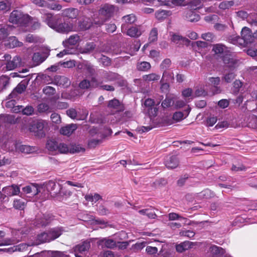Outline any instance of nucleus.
I'll use <instances>...</instances> for the list:
<instances>
[{
	"label": "nucleus",
	"mask_w": 257,
	"mask_h": 257,
	"mask_svg": "<svg viewBox=\"0 0 257 257\" xmlns=\"http://www.w3.org/2000/svg\"><path fill=\"white\" fill-rule=\"evenodd\" d=\"M54 30L59 33L66 34L75 31L73 23L66 22L59 24L57 23Z\"/></svg>",
	"instance_id": "423d86ee"
},
{
	"label": "nucleus",
	"mask_w": 257,
	"mask_h": 257,
	"mask_svg": "<svg viewBox=\"0 0 257 257\" xmlns=\"http://www.w3.org/2000/svg\"><path fill=\"white\" fill-rule=\"evenodd\" d=\"M80 41V36L77 34L71 35L69 38L63 42L65 47H69L70 46L76 45Z\"/></svg>",
	"instance_id": "aec40b11"
},
{
	"label": "nucleus",
	"mask_w": 257,
	"mask_h": 257,
	"mask_svg": "<svg viewBox=\"0 0 257 257\" xmlns=\"http://www.w3.org/2000/svg\"><path fill=\"white\" fill-rule=\"evenodd\" d=\"M27 85V81H22L9 95V98H17L19 94H22L26 90Z\"/></svg>",
	"instance_id": "0eeeda50"
},
{
	"label": "nucleus",
	"mask_w": 257,
	"mask_h": 257,
	"mask_svg": "<svg viewBox=\"0 0 257 257\" xmlns=\"http://www.w3.org/2000/svg\"><path fill=\"white\" fill-rule=\"evenodd\" d=\"M137 67L139 71H146L149 70L151 66L149 62L144 61L138 63Z\"/></svg>",
	"instance_id": "a18cd8bd"
},
{
	"label": "nucleus",
	"mask_w": 257,
	"mask_h": 257,
	"mask_svg": "<svg viewBox=\"0 0 257 257\" xmlns=\"http://www.w3.org/2000/svg\"><path fill=\"white\" fill-rule=\"evenodd\" d=\"M246 126L252 129H257V117L254 115H249L246 121Z\"/></svg>",
	"instance_id": "473e14b6"
},
{
	"label": "nucleus",
	"mask_w": 257,
	"mask_h": 257,
	"mask_svg": "<svg viewBox=\"0 0 257 257\" xmlns=\"http://www.w3.org/2000/svg\"><path fill=\"white\" fill-rule=\"evenodd\" d=\"M94 50L97 52H101L102 51L99 50L96 47V44L93 42H88L83 47L80 49V52L82 54H90Z\"/></svg>",
	"instance_id": "4468645a"
},
{
	"label": "nucleus",
	"mask_w": 257,
	"mask_h": 257,
	"mask_svg": "<svg viewBox=\"0 0 257 257\" xmlns=\"http://www.w3.org/2000/svg\"><path fill=\"white\" fill-rule=\"evenodd\" d=\"M58 144L56 141L54 140H49L46 144V148L50 151H56L58 149Z\"/></svg>",
	"instance_id": "ea45409f"
},
{
	"label": "nucleus",
	"mask_w": 257,
	"mask_h": 257,
	"mask_svg": "<svg viewBox=\"0 0 257 257\" xmlns=\"http://www.w3.org/2000/svg\"><path fill=\"white\" fill-rule=\"evenodd\" d=\"M99 62L104 66H109L111 65L110 59L104 55H102L101 58L100 59Z\"/></svg>",
	"instance_id": "774afa93"
},
{
	"label": "nucleus",
	"mask_w": 257,
	"mask_h": 257,
	"mask_svg": "<svg viewBox=\"0 0 257 257\" xmlns=\"http://www.w3.org/2000/svg\"><path fill=\"white\" fill-rule=\"evenodd\" d=\"M34 108L31 105H27L25 108H23L22 113L24 115H31L34 113Z\"/></svg>",
	"instance_id": "0e129e2a"
},
{
	"label": "nucleus",
	"mask_w": 257,
	"mask_h": 257,
	"mask_svg": "<svg viewBox=\"0 0 257 257\" xmlns=\"http://www.w3.org/2000/svg\"><path fill=\"white\" fill-rule=\"evenodd\" d=\"M70 145H67L64 143H60L58 145L57 150L61 153H69Z\"/></svg>",
	"instance_id": "4d7b16f0"
},
{
	"label": "nucleus",
	"mask_w": 257,
	"mask_h": 257,
	"mask_svg": "<svg viewBox=\"0 0 257 257\" xmlns=\"http://www.w3.org/2000/svg\"><path fill=\"white\" fill-rule=\"evenodd\" d=\"M85 149L84 148L81 146L80 145H76L74 144H70L69 153L71 154L79 153L81 152H84Z\"/></svg>",
	"instance_id": "72a5a7b5"
},
{
	"label": "nucleus",
	"mask_w": 257,
	"mask_h": 257,
	"mask_svg": "<svg viewBox=\"0 0 257 257\" xmlns=\"http://www.w3.org/2000/svg\"><path fill=\"white\" fill-rule=\"evenodd\" d=\"M174 80V74L172 72L164 71L161 79V82H172Z\"/></svg>",
	"instance_id": "37998d69"
},
{
	"label": "nucleus",
	"mask_w": 257,
	"mask_h": 257,
	"mask_svg": "<svg viewBox=\"0 0 257 257\" xmlns=\"http://www.w3.org/2000/svg\"><path fill=\"white\" fill-rule=\"evenodd\" d=\"M189 5L192 9L197 10L203 7V4L202 0H191Z\"/></svg>",
	"instance_id": "4c0bfd02"
},
{
	"label": "nucleus",
	"mask_w": 257,
	"mask_h": 257,
	"mask_svg": "<svg viewBox=\"0 0 257 257\" xmlns=\"http://www.w3.org/2000/svg\"><path fill=\"white\" fill-rule=\"evenodd\" d=\"M5 198L18 195L20 192V187L16 185H12L4 187L2 189Z\"/></svg>",
	"instance_id": "6e6552de"
},
{
	"label": "nucleus",
	"mask_w": 257,
	"mask_h": 257,
	"mask_svg": "<svg viewBox=\"0 0 257 257\" xmlns=\"http://www.w3.org/2000/svg\"><path fill=\"white\" fill-rule=\"evenodd\" d=\"M55 84L58 86H62L67 87L70 84L71 82L68 78L64 76H56L53 80Z\"/></svg>",
	"instance_id": "f3484780"
},
{
	"label": "nucleus",
	"mask_w": 257,
	"mask_h": 257,
	"mask_svg": "<svg viewBox=\"0 0 257 257\" xmlns=\"http://www.w3.org/2000/svg\"><path fill=\"white\" fill-rule=\"evenodd\" d=\"M219 180L222 182H225V183H219V186L223 188H230L232 186L229 183L231 181V178L226 176H221L219 178Z\"/></svg>",
	"instance_id": "f704fd0d"
},
{
	"label": "nucleus",
	"mask_w": 257,
	"mask_h": 257,
	"mask_svg": "<svg viewBox=\"0 0 257 257\" xmlns=\"http://www.w3.org/2000/svg\"><path fill=\"white\" fill-rule=\"evenodd\" d=\"M209 251L212 257H219L225 252L223 248L215 245H211Z\"/></svg>",
	"instance_id": "4be33fe9"
},
{
	"label": "nucleus",
	"mask_w": 257,
	"mask_h": 257,
	"mask_svg": "<svg viewBox=\"0 0 257 257\" xmlns=\"http://www.w3.org/2000/svg\"><path fill=\"white\" fill-rule=\"evenodd\" d=\"M122 19L126 24H132L136 21V17L133 14H130L122 17Z\"/></svg>",
	"instance_id": "864d4df0"
},
{
	"label": "nucleus",
	"mask_w": 257,
	"mask_h": 257,
	"mask_svg": "<svg viewBox=\"0 0 257 257\" xmlns=\"http://www.w3.org/2000/svg\"><path fill=\"white\" fill-rule=\"evenodd\" d=\"M191 242L186 241L176 245V249L178 252H182L191 248Z\"/></svg>",
	"instance_id": "bb28decb"
},
{
	"label": "nucleus",
	"mask_w": 257,
	"mask_h": 257,
	"mask_svg": "<svg viewBox=\"0 0 257 257\" xmlns=\"http://www.w3.org/2000/svg\"><path fill=\"white\" fill-rule=\"evenodd\" d=\"M234 5V2L233 1H224L221 2L219 5V8L220 9L226 10L228 9Z\"/></svg>",
	"instance_id": "052dcab7"
},
{
	"label": "nucleus",
	"mask_w": 257,
	"mask_h": 257,
	"mask_svg": "<svg viewBox=\"0 0 257 257\" xmlns=\"http://www.w3.org/2000/svg\"><path fill=\"white\" fill-rule=\"evenodd\" d=\"M13 28L12 26L0 25V37L3 39L6 38Z\"/></svg>",
	"instance_id": "a878e982"
},
{
	"label": "nucleus",
	"mask_w": 257,
	"mask_h": 257,
	"mask_svg": "<svg viewBox=\"0 0 257 257\" xmlns=\"http://www.w3.org/2000/svg\"><path fill=\"white\" fill-rule=\"evenodd\" d=\"M78 128L77 124H69L62 127L60 133L64 136H70Z\"/></svg>",
	"instance_id": "2eb2a0df"
},
{
	"label": "nucleus",
	"mask_w": 257,
	"mask_h": 257,
	"mask_svg": "<svg viewBox=\"0 0 257 257\" xmlns=\"http://www.w3.org/2000/svg\"><path fill=\"white\" fill-rule=\"evenodd\" d=\"M212 51L214 52L215 54L218 55L221 57L228 52L227 48L224 45L219 44L213 45Z\"/></svg>",
	"instance_id": "b1692460"
},
{
	"label": "nucleus",
	"mask_w": 257,
	"mask_h": 257,
	"mask_svg": "<svg viewBox=\"0 0 257 257\" xmlns=\"http://www.w3.org/2000/svg\"><path fill=\"white\" fill-rule=\"evenodd\" d=\"M44 16L47 25L54 30L57 23H58L59 19L54 17L53 14L51 13L45 14Z\"/></svg>",
	"instance_id": "412c9836"
},
{
	"label": "nucleus",
	"mask_w": 257,
	"mask_h": 257,
	"mask_svg": "<svg viewBox=\"0 0 257 257\" xmlns=\"http://www.w3.org/2000/svg\"><path fill=\"white\" fill-rule=\"evenodd\" d=\"M49 52L48 50L44 52H38L33 54L32 60L35 65H38L42 63L48 57Z\"/></svg>",
	"instance_id": "9d476101"
},
{
	"label": "nucleus",
	"mask_w": 257,
	"mask_h": 257,
	"mask_svg": "<svg viewBox=\"0 0 257 257\" xmlns=\"http://www.w3.org/2000/svg\"><path fill=\"white\" fill-rule=\"evenodd\" d=\"M23 191L26 193H34V195L38 193L40 191L39 189L36 187H31L30 186H27L23 188Z\"/></svg>",
	"instance_id": "3c124183"
},
{
	"label": "nucleus",
	"mask_w": 257,
	"mask_h": 257,
	"mask_svg": "<svg viewBox=\"0 0 257 257\" xmlns=\"http://www.w3.org/2000/svg\"><path fill=\"white\" fill-rule=\"evenodd\" d=\"M236 75L232 72H229L223 75L222 80L226 83H230L235 77Z\"/></svg>",
	"instance_id": "de8ad7c7"
},
{
	"label": "nucleus",
	"mask_w": 257,
	"mask_h": 257,
	"mask_svg": "<svg viewBox=\"0 0 257 257\" xmlns=\"http://www.w3.org/2000/svg\"><path fill=\"white\" fill-rule=\"evenodd\" d=\"M91 88H96L100 86L102 81H99L96 77H92L89 81Z\"/></svg>",
	"instance_id": "e2e57ef3"
},
{
	"label": "nucleus",
	"mask_w": 257,
	"mask_h": 257,
	"mask_svg": "<svg viewBox=\"0 0 257 257\" xmlns=\"http://www.w3.org/2000/svg\"><path fill=\"white\" fill-rule=\"evenodd\" d=\"M241 38H242V46L245 47L247 44L252 43L254 41V35L252 34L251 30L247 28H242L241 32Z\"/></svg>",
	"instance_id": "39448f33"
},
{
	"label": "nucleus",
	"mask_w": 257,
	"mask_h": 257,
	"mask_svg": "<svg viewBox=\"0 0 257 257\" xmlns=\"http://www.w3.org/2000/svg\"><path fill=\"white\" fill-rule=\"evenodd\" d=\"M48 123L43 119H39L34 121L29 126V131L34 135L39 138H43L45 136V128L47 126Z\"/></svg>",
	"instance_id": "7ed1b4c3"
},
{
	"label": "nucleus",
	"mask_w": 257,
	"mask_h": 257,
	"mask_svg": "<svg viewBox=\"0 0 257 257\" xmlns=\"http://www.w3.org/2000/svg\"><path fill=\"white\" fill-rule=\"evenodd\" d=\"M101 198L100 195L98 194H94V195H87L85 197V199L86 200L88 201L94 202H96L99 199Z\"/></svg>",
	"instance_id": "338daca9"
},
{
	"label": "nucleus",
	"mask_w": 257,
	"mask_h": 257,
	"mask_svg": "<svg viewBox=\"0 0 257 257\" xmlns=\"http://www.w3.org/2000/svg\"><path fill=\"white\" fill-rule=\"evenodd\" d=\"M107 20L106 18H104L99 14L98 17L94 18L93 21L92 22L93 23V25L94 24L98 27H100L103 25Z\"/></svg>",
	"instance_id": "8fccbe9b"
},
{
	"label": "nucleus",
	"mask_w": 257,
	"mask_h": 257,
	"mask_svg": "<svg viewBox=\"0 0 257 257\" xmlns=\"http://www.w3.org/2000/svg\"><path fill=\"white\" fill-rule=\"evenodd\" d=\"M127 34L132 37H138L142 34V32L138 28L132 27L127 30Z\"/></svg>",
	"instance_id": "e433bc0d"
},
{
	"label": "nucleus",
	"mask_w": 257,
	"mask_h": 257,
	"mask_svg": "<svg viewBox=\"0 0 257 257\" xmlns=\"http://www.w3.org/2000/svg\"><path fill=\"white\" fill-rule=\"evenodd\" d=\"M79 15L78 9L70 8L64 9L62 11V16L63 17H67L69 19H76Z\"/></svg>",
	"instance_id": "a211bd4d"
},
{
	"label": "nucleus",
	"mask_w": 257,
	"mask_h": 257,
	"mask_svg": "<svg viewBox=\"0 0 257 257\" xmlns=\"http://www.w3.org/2000/svg\"><path fill=\"white\" fill-rule=\"evenodd\" d=\"M9 21L13 24L27 26L31 22V17L21 11L15 10L11 13L9 17Z\"/></svg>",
	"instance_id": "f03ea898"
},
{
	"label": "nucleus",
	"mask_w": 257,
	"mask_h": 257,
	"mask_svg": "<svg viewBox=\"0 0 257 257\" xmlns=\"http://www.w3.org/2000/svg\"><path fill=\"white\" fill-rule=\"evenodd\" d=\"M227 40L229 43L234 45L242 46V42L243 41L239 36L235 35H230L228 37Z\"/></svg>",
	"instance_id": "7c9ffc66"
},
{
	"label": "nucleus",
	"mask_w": 257,
	"mask_h": 257,
	"mask_svg": "<svg viewBox=\"0 0 257 257\" xmlns=\"http://www.w3.org/2000/svg\"><path fill=\"white\" fill-rule=\"evenodd\" d=\"M43 92L46 95L51 96L55 93L56 90L53 87L47 86L43 89Z\"/></svg>",
	"instance_id": "bf43d9fd"
},
{
	"label": "nucleus",
	"mask_w": 257,
	"mask_h": 257,
	"mask_svg": "<svg viewBox=\"0 0 257 257\" xmlns=\"http://www.w3.org/2000/svg\"><path fill=\"white\" fill-rule=\"evenodd\" d=\"M115 8L113 6L106 4L99 10V14L108 19L113 14Z\"/></svg>",
	"instance_id": "9b49d317"
},
{
	"label": "nucleus",
	"mask_w": 257,
	"mask_h": 257,
	"mask_svg": "<svg viewBox=\"0 0 257 257\" xmlns=\"http://www.w3.org/2000/svg\"><path fill=\"white\" fill-rule=\"evenodd\" d=\"M84 69H85L87 72L89 73L91 75H94L95 74L96 71L93 66L88 63H86L83 65Z\"/></svg>",
	"instance_id": "13d9d810"
},
{
	"label": "nucleus",
	"mask_w": 257,
	"mask_h": 257,
	"mask_svg": "<svg viewBox=\"0 0 257 257\" xmlns=\"http://www.w3.org/2000/svg\"><path fill=\"white\" fill-rule=\"evenodd\" d=\"M63 231L62 227L52 228L38 234L36 240L38 244L49 242L58 238Z\"/></svg>",
	"instance_id": "f257e3e1"
},
{
	"label": "nucleus",
	"mask_w": 257,
	"mask_h": 257,
	"mask_svg": "<svg viewBox=\"0 0 257 257\" xmlns=\"http://www.w3.org/2000/svg\"><path fill=\"white\" fill-rule=\"evenodd\" d=\"M9 83V77L3 75L0 77V84L2 85V87L1 89L2 90L5 89Z\"/></svg>",
	"instance_id": "680f3d73"
},
{
	"label": "nucleus",
	"mask_w": 257,
	"mask_h": 257,
	"mask_svg": "<svg viewBox=\"0 0 257 257\" xmlns=\"http://www.w3.org/2000/svg\"><path fill=\"white\" fill-rule=\"evenodd\" d=\"M171 15V12L169 11L160 10L156 12V17L158 20H162L167 18Z\"/></svg>",
	"instance_id": "c9c22d12"
},
{
	"label": "nucleus",
	"mask_w": 257,
	"mask_h": 257,
	"mask_svg": "<svg viewBox=\"0 0 257 257\" xmlns=\"http://www.w3.org/2000/svg\"><path fill=\"white\" fill-rule=\"evenodd\" d=\"M185 0H172L171 2L169 1H162L158 0L159 2H161V5L165 6H171V3L175 6H181Z\"/></svg>",
	"instance_id": "58836bf2"
},
{
	"label": "nucleus",
	"mask_w": 257,
	"mask_h": 257,
	"mask_svg": "<svg viewBox=\"0 0 257 257\" xmlns=\"http://www.w3.org/2000/svg\"><path fill=\"white\" fill-rule=\"evenodd\" d=\"M185 17L190 22H196L200 19L199 15L195 14L191 10H188L186 12Z\"/></svg>",
	"instance_id": "2f4dec72"
},
{
	"label": "nucleus",
	"mask_w": 257,
	"mask_h": 257,
	"mask_svg": "<svg viewBox=\"0 0 257 257\" xmlns=\"http://www.w3.org/2000/svg\"><path fill=\"white\" fill-rule=\"evenodd\" d=\"M5 45L9 48H14L21 46L22 43L19 42L15 37H11L6 41Z\"/></svg>",
	"instance_id": "c85d7f7f"
},
{
	"label": "nucleus",
	"mask_w": 257,
	"mask_h": 257,
	"mask_svg": "<svg viewBox=\"0 0 257 257\" xmlns=\"http://www.w3.org/2000/svg\"><path fill=\"white\" fill-rule=\"evenodd\" d=\"M242 82L239 80H235L232 84V92L234 94H237L242 86Z\"/></svg>",
	"instance_id": "a19ab883"
},
{
	"label": "nucleus",
	"mask_w": 257,
	"mask_h": 257,
	"mask_svg": "<svg viewBox=\"0 0 257 257\" xmlns=\"http://www.w3.org/2000/svg\"><path fill=\"white\" fill-rule=\"evenodd\" d=\"M184 118V114L182 112L178 111L174 113L172 118L166 117L164 121L167 125H170L175 122L180 121Z\"/></svg>",
	"instance_id": "6ab92c4d"
},
{
	"label": "nucleus",
	"mask_w": 257,
	"mask_h": 257,
	"mask_svg": "<svg viewBox=\"0 0 257 257\" xmlns=\"http://www.w3.org/2000/svg\"><path fill=\"white\" fill-rule=\"evenodd\" d=\"M19 240H15L14 238H7L2 241H0V246L8 245L15 244L18 242Z\"/></svg>",
	"instance_id": "6e6d98bb"
},
{
	"label": "nucleus",
	"mask_w": 257,
	"mask_h": 257,
	"mask_svg": "<svg viewBox=\"0 0 257 257\" xmlns=\"http://www.w3.org/2000/svg\"><path fill=\"white\" fill-rule=\"evenodd\" d=\"M102 247L112 248L116 246V242L112 239L103 238L100 240Z\"/></svg>",
	"instance_id": "cd10ccee"
},
{
	"label": "nucleus",
	"mask_w": 257,
	"mask_h": 257,
	"mask_svg": "<svg viewBox=\"0 0 257 257\" xmlns=\"http://www.w3.org/2000/svg\"><path fill=\"white\" fill-rule=\"evenodd\" d=\"M4 57L5 61H6L5 65L7 70L15 69L21 65V59L18 56H15L13 58H12L10 55L6 54L4 55Z\"/></svg>",
	"instance_id": "20e7f679"
},
{
	"label": "nucleus",
	"mask_w": 257,
	"mask_h": 257,
	"mask_svg": "<svg viewBox=\"0 0 257 257\" xmlns=\"http://www.w3.org/2000/svg\"><path fill=\"white\" fill-rule=\"evenodd\" d=\"M37 110L40 113H49L51 111L50 106L46 103H41L37 106Z\"/></svg>",
	"instance_id": "79ce46f5"
},
{
	"label": "nucleus",
	"mask_w": 257,
	"mask_h": 257,
	"mask_svg": "<svg viewBox=\"0 0 257 257\" xmlns=\"http://www.w3.org/2000/svg\"><path fill=\"white\" fill-rule=\"evenodd\" d=\"M54 219L53 216L50 214H43V217L37 218L36 221V225L40 226H45L49 224Z\"/></svg>",
	"instance_id": "ddd939ff"
},
{
	"label": "nucleus",
	"mask_w": 257,
	"mask_h": 257,
	"mask_svg": "<svg viewBox=\"0 0 257 257\" xmlns=\"http://www.w3.org/2000/svg\"><path fill=\"white\" fill-rule=\"evenodd\" d=\"M17 150H19L22 153L26 154L33 153L37 151V148L36 147H31L28 145H19L14 143Z\"/></svg>",
	"instance_id": "dca6fc26"
},
{
	"label": "nucleus",
	"mask_w": 257,
	"mask_h": 257,
	"mask_svg": "<svg viewBox=\"0 0 257 257\" xmlns=\"http://www.w3.org/2000/svg\"><path fill=\"white\" fill-rule=\"evenodd\" d=\"M158 39V30L156 28H153L150 33L149 41L150 43L156 42Z\"/></svg>",
	"instance_id": "09e8293b"
},
{
	"label": "nucleus",
	"mask_w": 257,
	"mask_h": 257,
	"mask_svg": "<svg viewBox=\"0 0 257 257\" xmlns=\"http://www.w3.org/2000/svg\"><path fill=\"white\" fill-rule=\"evenodd\" d=\"M149 114L151 119L155 117L157 115L158 112V108L156 106H153L151 108H148L145 110Z\"/></svg>",
	"instance_id": "5fc2aeb1"
},
{
	"label": "nucleus",
	"mask_w": 257,
	"mask_h": 257,
	"mask_svg": "<svg viewBox=\"0 0 257 257\" xmlns=\"http://www.w3.org/2000/svg\"><path fill=\"white\" fill-rule=\"evenodd\" d=\"M93 26V23L89 19H83L78 23V27L80 30L86 31L89 29Z\"/></svg>",
	"instance_id": "393cba45"
},
{
	"label": "nucleus",
	"mask_w": 257,
	"mask_h": 257,
	"mask_svg": "<svg viewBox=\"0 0 257 257\" xmlns=\"http://www.w3.org/2000/svg\"><path fill=\"white\" fill-rule=\"evenodd\" d=\"M25 205V202L22 199H15L14 201L13 206L17 209L23 210Z\"/></svg>",
	"instance_id": "49530a36"
},
{
	"label": "nucleus",
	"mask_w": 257,
	"mask_h": 257,
	"mask_svg": "<svg viewBox=\"0 0 257 257\" xmlns=\"http://www.w3.org/2000/svg\"><path fill=\"white\" fill-rule=\"evenodd\" d=\"M174 103L173 98L171 96H167L165 99L162 102V106L165 108L171 106Z\"/></svg>",
	"instance_id": "603ef678"
},
{
	"label": "nucleus",
	"mask_w": 257,
	"mask_h": 257,
	"mask_svg": "<svg viewBox=\"0 0 257 257\" xmlns=\"http://www.w3.org/2000/svg\"><path fill=\"white\" fill-rule=\"evenodd\" d=\"M211 85L214 87L216 93H218L221 92L220 88L218 87L220 82V79L219 77H210L208 79Z\"/></svg>",
	"instance_id": "c756f323"
},
{
	"label": "nucleus",
	"mask_w": 257,
	"mask_h": 257,
	"mask_svg": "<svg viewBox=\"0 0 257 257\" xmlns=\"http://www.w3.org/2000/svg\"><path fill=\"white\" fill-rule=\"evenodd\" d=\"M221 58L224 63L230 69H234L237 66L238 61L233 58L228 52Z\"/></svg>",
	"instance_id": "f8f14e48"
},
{
	"label": "nucleus",
	"mask_w": 257,
	"mask_h": 257,
	"mask_svg": "<svg viewBox=\"0 0 257 257\" xmlns=\"http://www.w3.org/2000/svg\"><path fill=\"white\" fill-rule=\"evenodd\" d=\"M107 106L109 108L116 112L123 111L125 109L123 104L115 98L109 101Z\"/></svg>",
	"instance_id": "1a4fd4ad"
},
{
	"label": "nucleus",
	"mask_w": 257,
	"mask_h": 257,
	"mask_svg": "<svg viewBox=\"0 0 257 257\" xmlns=\"http://www.w3.org/2000/svg\"><path fill=\"white\" fill-rule=\"evenodd\" d=\"M159 78L160 76L155 73H151L148 75H145L143 76V79L147 82L153 81H157L159 80Z\"/></svg>",
	"instance_id": "c03bdc74"
},
{
	"label": "nucleus",
	"mask_w": 257,
	"mask_h": 257,
	"mask_svg": "<svg viewBox=\"0 0 257 257\" xmlns=\"http://www.w3.org/2000/svg\"><path fill=\"white\" fill-rule=\"evenodd\" d=\"M51 119L53 123L59 124L61 122V118L59 114L57 113H52L50 116Z\"/></svg>",
	"instance_id": "69168bd1"
},
{
	"label": "nucleus",
	"mask_w": 257,
	"mask_h": 257,
	"mask_svg": "<svg viewBox=\"0 0 257 257\" xmlns=\"http://www.w3.org/2000/svg\"><path fill=\"white\" fill-rule=\"evenodd\" d=\"M90 247V242L84 241L81 244H78L75 246L74 250L75 252H78L81 253H85L87 252Z\"/></svg>",
	"instance_id": "5701e85b"
}]
</instances>
